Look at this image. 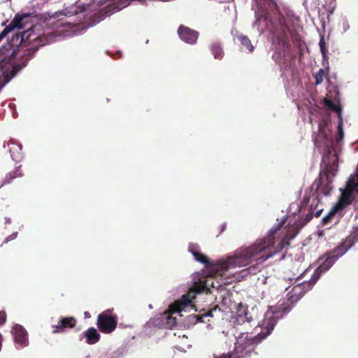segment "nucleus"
<instances>
[{
	"label": "nucleus",
	"instance_id": "nucleus-1",
	"mask_svg": "<svg viewBox=\"0 0 358 358\" xmlns=\"http://www.w3.org/2000/svg\"><path fill=\"white\" fill-rule=\"evenodd\" d=\"M283 224V222L278 224L264 238L256 240L252 245L240 247L226 260H220L215 268L217 275H222L224 271L230 268L245 266L253 262L255 264L248 268V272L253 275L261 271L259 265L289 245V241L298 232L294 227H292L294 230L292 234H286L283 237L279 236V231Z\"/></svg>",
	"mask_w": 358,
	"mask_h": 358
},
{
	"label": "nucleus",
	"instance_id": "nucleus-2",
	"mask_svg": "<svg viewBox=\"0 0 358 358\" xmlns=\"http://www.w3.org/2000/svg\"><path fill=\"white\" fill-rule=\"evenodd\" d=\"M208 285L206 282L201 281L200 283H195L191 291L195 294H199L204 292L208 289ZM194 298V295L191 296L190 293L184 294L182 297L173 303L171 304L167 311L164 312L161 315L160 320L162 321V325L165 329H172L177 325L176 318L173 317V313H180L185 310V308L191 306L192 299Z\"/></svg>",
	"mask_w": 358,
	"mask_h": 358
},
{
	"label": "nucleus",
	"instance_id": "nucleus-3",
	"mask_svg": "<svg viewBox=\"0 0 358 358\" xmlns=\"http://www.w3.org/2000/svg\"><path fill=\"white\" fill-rule=\"evenodd\" d=\"M268 334H258L254 336L248 332L241 333L236 337L235 348L232 353H224L215 358H250L253 355H257L255 351L256 346L260 343Z\"/></svg>",
	"mask_w": 358,
	"mask_h": 358
},
{
	"label": "nucleus",
	"instance_id": "nucleus-4",
	"mask_svg": "<svg viewBox=\"0 0 358 358\" xmlns=\"http://www.w3.org/2000/svg\"><path fill=\"white\" fill-rule=\"evenodd\" d=\"M255 18V24L259 25L261 21L264 20L268 29L273 33L275 30V24L280 27L283 36L286 35L287 31H289L286 18L280 11L279 6L274 0H269L267 9H261L256 11Z\"/></svg>",
	"mask_w": 358,
	"mask_h": 358
},
{
	"label": "nucleus",
	"instance_id": "nucleus-5",
	"mask_svg": "<svg viewBox=\"0 0 358 358\" xmlns=\"http://www.w3.org/2000/svg\"><path fill=\"white\" fill-rule=\"evenodd\" d=\"M24 67L26 66L25 60L31 58L38 50L41 43V34L35 33V30L40 31V26L36 24L29 26L28 20L30 18L29 14L24 13Z\"/></svg>",
	"mask_w": 358,
	"mask_h": 358
},
{
	"label": "nucleus",
	"instance_id": "nucleus-6",
	"mask_svg": "<svg viewBox=\"0 0 358 358\" xmlns=\"http://www.w3.org/2000/svg\"><path fill=\"white\" fill-rule=\"evenodd\" d=\"M318 132L313 136V142L318 148L329 150L333 143V140L330 135L327 127L331 122V113H320Z\"/></svg>",
	"mask_w": 358,
	"mask_h": 358
},
{
	"label": "nucleus",
	"instance_id": "nucleus-7",
	"mask_svg": "<svg viewBox=\"0 0 358 358\" xmlns=\"http://www.w3.org/2000/svg\"><path fill=\"white\" fill-rule=\"evenodd\" d=\"M117 320V316L113 313V309H107L98 315L96 326L101 332L110 334L116 329Z\"/></svg>",
	"mask_w": 358,
	"mask_h": 358
},
{
	"label": "nucleus",
	"instance_id": "nucleus-8",
	"mask_svg": "<svg viewBox=\"0 0 358 358\" xmlns=\"http://www.w3.org/2000/svg\"><path fill=\"white\" fill-rule=\"evenodd\" d=\"M351 248L352 246H350L349 243H347L346 239H345L341 245L336 247L331 252L324 255L325 260L321 266L324 270L329 269L339 257L343 256Z\"/></svg>",
	"mask_w": 358,
	"mask_h": 358
},
{
	"label": "nucleus",
	"instance_id": "nucleus-9",
	"mask_svg": "<svg viewBox=\"0 0 358 358\" xmlns=\"http://www.w3.org/2000/svg\"><path fill=\"white\" fill-rule=\"evenodd\" d=\"M324 106L333 112H341L342 106L341 105L339 92L336 88L333 91H329L327 97L324 99Z\"/></svg>",
	"mask_w": 358,
	"mask_h": 358
},
{
	"label": "nucleus",
	"instance_id": "nucleus-10",
	"mask_svg": "<svg viewBox=\"0 0 358 358\" xmlns=\"http://www.w3.org/2000/svg\"><path fill=\"white\" fill-rule=\"evenodd\" d=\"M178 34L182 41L190 45L196 44L199 36V33L197 31L183 24L179 26Z\"/></svg>",
	"mask_w": 358,
	"mask_h": 358
},
{
	"label": "nucleus",
	"instance_id": "nucleus-11",
	"mask_svg": "<svg viewBox=\"0 0 358 358\" xmlns=\"http://www.w3.org/2000/svg\"><path fill=\"white\" fill-rule=\"evenodd\" d=\"M77 320L74 317H61L56 325L52 326L53 334L64 332L68 329L73 328Z\"/></svg>",
	"mask_w": 358,
	"mask_h": 358
},
{
	"label": "nucleus",
	"instance_id": "nucleus-12",
	"mask_svg": "<svg viewBox=\"0 0 358 358\" xmlns=\"http://www.w3.org/2000/svg\"><path fill=\"white\" fill-rule=\"evenodd\" d=\"M22 15L17 14L10 22V23L0 34V41L6 36V35L15 28H22Z\"/></svg>",
	"mask_w": 358,
	"mask_h": 358
},
{
	"label": "nucleus",
	"instance_id": "nucleus-13",
	"mask_svg": "<svg viewBox=\"0 0 358 358\" xmlns=\"http://www.w3.org/2000/svg\"><path fill=\"white\" fill-rule=\"evenodd\" d=\"M352 194H353L350 192V190L345 188V189L343 191L338 202L335 206L342 210L352 202Z\"/></svg>",
	"mask_w": 358,
	"mask_h": 358
},
{
	"label": "nucleus",
	"instance_id": "nucleus-14",
	"mask_svg": "<svg viewBox=\"0 0 358 358\" xmlns=\"http://www.w3.org/2000/svg\"><path fill=\"white\" fill-rule=\"evenodd\" d=\"M209 49L215 59L220 60L224 57V52L220 41H213L209 45Z\"/></svg>",
	"mask_w": 358,
	"mask_h": 358
},
{
	"label": "nucleus",
	"instance_id": "nucleus-15",
	"mask_svg": "<svg viewBox=\"0 0 358 358\" xmlns=\"http://www.w3.org/2000/svg\"><path fill=\"white\" fill-rule=\"evenodd\" d=\"M84 336L86 338V343L90 345H93L99 342L100 340V334L97 330L94 327H90L84 332Z\"/></svg>",
	"mask_w": 358,
	"mask_h": 358
},
{
	"label": "nucleus",
	"instance_id": "nucleus-16",
	"mask_svg": "<svg viewBox=\"0 0 358 358\" xmlns=\"http://www.w3.org/2000/svg\"><path fill=\"white\" fill-rule=\"evenodd\" d=\"M313 283L314 282H310L306 281L302 283H299L292 288V292H293L294 295H297L298 296L301 297L304 293H306L311 288Z\"/></svg>",
	"mask_w": 358,
	"mask_h": 358
},
{
	"label": "nucleus",
	"instance_id": "nucleus-17",
	"mask_svg": "<svg viewBox=\"0 0 358 358\" xmlns=\"http://www.w3.org/2000/svg\"><path fill=\"white\" fill-rule=\"evenodd\" d=\"M236 39L240 43L241 50L242 51L248 50V52H252L254 50V47L252 45L250 38L247 36L243 34L237 35Z\"/></svg>",
	"mask_w": 358,
	"mask_h": 358
},
{
	"label": "nucleus",
	"instance_id": "nucleus-18",
	"mask_svg": "<svg viewBox=\"0 0 358 358\" xmlns=\"http://www.w3.org/2000/svg\"><path fill=\"white\" fill-rule=\"evenodd\" d=\"M10 152L12 159L15 162H20L22 159V147L20 145H17L13 141L10 145Z\"/></svg>",
	"mask_w": 358,
	"mask_h": 358
},
{
	"label": "nucleus",
	"instance_id": "nucleus-19",
	"mask_svg": "<svg viewBox=\"0 0 358 358\" xmlns=\"http://www.w3.org/2000/svg\"><path fill=\"white\" fill-rule=\"evenodd\" d=\"M221 312V308L217 305L215 306L213 308H210V310H208L207 311H205L201 315H196V322H204V318L206 317H213L215 316V314L218 315Z\"/></svg>",
	"mask_w": 358,
	"mask_h": 358
},
{
	"label": "nucleus",
	"instance_id": "nucleus-20",
	"mask_svg": "<svg viewBox=\"0 0 358 358\" xmlns=\"http://www.w3.org/2000/svg\"><path fill=\"white\" fill-rule=\"evenodd\" d=\"M195 248L196 246L194 245H189V251L193 255V256L194 257L195 259L197 262L204 264L206 266H208L210 264L208 258L203 254L196 251Z\"/></svg>",
	"mask_w": 358,
	"mask_h": 358
},
{
	"label": "nucleus",
	"instance_id": "nucleus-21",
	"mask_svg": "<svg viewBox=\"0 0 358 358\" xmlns=\"http://www.w3.org/2000/svg\"><path fill=\"white\" fill-rule=\"evenodd\" d=\"M87 6L84 4H74L66 9V15H76L86 11Z\"/></svg>",
	"mask_w": 358,
	"mask_h": 358
},
{
	"label": "nucleus",
	"instance_id": "nucleus-22",
	"mask_svg": "<svg viewBox=\"0 0 358 358\" xmlns=\"http://www.w3.org/2000/svg\"><path fill=\"white\" fill-rule=\"evenodd\" d=\"M15 343L22 346V327L20 324H15L11 330Z\"/></svg>",
	"mask_w": 358,
	"mask_h": 358
},
{
	"label": "nucleus",
	"instance_id": "nucleus-23",
	"mask_svg": "<svg viewBox=\"0 0 358 358\" xmlns=\"http://www.w3.org/2000/svg\"><path fill=\"white\" fill-rule=\"evenodd\" d=\"M346 188L352 194L354 192L358 193V171L355 176H350L347 182Z\"/></svg>",
	"mask_w": 358,
	"mask_h": 358
},
{
	"label": "nucleus",
	"instance_id": "nucleus-24",
	"mask_svg": "<svg viewBox=\"0 0 358 358\" xmlns=\"http://www.w3.org/2000/svg\"><path fill=\"white\" fill-rule=\"evenodd\" d=\"M345 239L347 243H349V245L352 247L356 243H358V226H354L352 227L351 233Z\"/></svg>",
	"mask_w": 358,
	"mask_h": 358
},
{
	"label": "nucleus",
	"instance_id": "nucleus-25",
	"mask_svg": "<svg viewBox=\"0 0 358 358\" xmlns=\"http://www.w3.org/2000/svg\"><path fill=\"white\" fill-rule=\"evenodd\" d=\"M337 114V118L338 120V124L337 126V134L336 136V142H340L343 141L344 137V133L343 129V118H342V113H336Z\"/></svg>",
	"mask_w": 358,
	"mask_h": 358
},
{
	"label": "nucleus",
	"instance_id": "nucleus-26",
	"mask_svg": "<svg viewBox=\"0 0 358 358\" xmlns=\"http://www.w3.org/2000/svg\"><path fill=\"white\" fill-rule=\"evenodd\" d=\"M341 210L339 209L338 207H336V206H333L331 210H329V212L328 213L327 215H326L323 218H322V222L324 225H327L328 224H329L333 218L334 217L335 215L338 212L340 211Z\"/></svg>",
	"mask_w": 358,
	"mask_h": 358
},
{
	"label": "nucleus",
	"instance_id": "nucleus-27",
	"mask_svg": "<svg viewBox=\"0 0 358 358\" xmlns=\"http://www.w3.org/2000/svg\"><path fill=\"white\" fill-rule=\"evenodd\" d=\"M313 76L315 79V85H320L324 78H327V73H325L323 69H320L317 73L313 74Z\"/></svg>",
	"mask_w": 358,
	"mask_h": 358
},
{
	"label": "nucleus",
	"instance_id": "nucleus-28",
	"mask_svg": "<svg viewBox=\"0 0 358 358\" xmlns=\"http://www.w3.org/2000/svg\"><path fill=\"white\" fill-rule=\"evenodd\" d=\"M334 166H335L334 164H331V165H327L326 169L324 170V173L325 175L326 180H327V183L331 182L330 176L335 175L334 172L336 171V170H335Z\"/></svg>",
	"mask_w": 358,
	"mask_h": 358
},
{
	"label": "nucleus",
	"instance_id": "nucleus-29",
	"mask_svg": "<svg viewBox=\"0 0 358 358\" xmlns=\"http://www.w3.org/2000/svg\"><path fill=\"white\" fill-rule=\"evenodd\" d=\"M319 45H320V51L322 54L323 57L327 58V50L326 43H325L324 37H322L320 38V42H319Z\"/></svg>",
	"mask_w": 358,
	"mask_h": 358
},
{
	"label": "nucleus",
	"instance_id": "nucleus-30",
	"mask_svg": "<svg viewBox=\"0 0 358 358\" xmlns=\"http://www.w3.org/2000/svg\"><path fill=\"white\" fill-rule=\"evenodd\" d=\"M6 320V314L4 311H0V326L3 324Z\"/></svg>",
	"mask_w": 358,
	"mask_h": 358
},
{
	"label": "nucleus",
	"instance_id": "nucleus-31",
	"mask_svg": "<svg viewBox=\"0 0 358 358\" xmlns=\"http://www.w3.org/2000/svg\"><path fill=\"white\" fill-rule=\"evenodd\" d=\"M323 209L322 208H320L318 210H317L315 212H314L313 210H312V213L316 217H318L321 215L322 214V212Z\"/></svg>",
	"mask_w": 358,
	"mask_h": 358
},
{
	"label": "nucleus",
	"instance_id": "nucleus-32",
	"mask_svg": "<svg viewBox=\"0 0 358 358\" xmlns=\"http://www.w3.org/2000/svg\"><path fill=\"white\" fill-rule=\"evenodd\" d=\"M17 232H15V233L12 234L10 236H9L6 238V242H8L9 241L15 239L17 237Z\"/></svg>",
	"mask_w": 358,
	"mask_h": 358
},
{
	"label": "nucleus",
	"instance_id": "nucleus-33",
	"mask_svg": "<svg viewBox=\"0 0 358 358\" xmlns=\"http://www.w3.org/2000/svg\"><path fill=\"white\" fill-rule=\"evenodd\" d=\"M17 39H20V44L22 43V33H18L16 35Z\"/></svg>",
	"mask_w": 358,
	"mask_h": 358
},
{
	"label": "nucleus",
	"instance_id": "nucleus-34",
	"mask_svg": "<svg viewBox=\"0 0 358 358\" xmlns=\"http://www.w3.org/2000/svg\"><path fill=\"white\" fill-rule=\"evenodd\" d=\"M27 331L24 329V340H23L24 347L27 345Z\"/></svg>",
	"mask_w": 358,
	"mask_h": 358
},
{
	"label": "nucleus",
	"instance_id": "nucleus-35",
	"mask_svg": "<svg viewBox=\"0 0 358 358\" xmlns=\"http://www.w3.org/2000/svg\"><path fill=\"white\" fill-rule=\"evenodd\" d=\"M319 180H320V184L317 185V188H319V185H320L322 184V178H319Z\"/></svg>",
	"mask_w": 358,
	"mask_h": 358
},
{
	"label": "nucleus",
	"instance_id": "nucleus-36",
	"mask_svg": "<svg viewBox=\"0 0 358 358\" xmlns=\"http://www.w3.org/2000/svg\"><path fill=\"white\" fill-rule=\"evenodd\" d=\"M309 119H310V122L311 123V122H312V121H313V117H309Z\"/></svg>",
	"mask_w": 358,
	"mask_h": 358
},
{
	"label": "nucleus",
	"instance_id": "nucleus-37",
	"mask_svg": "<svg viewBox=\"0 0 358 358\" xmlns=\"http://www.w3.org/2000/svg\"><path fill=\"white\" fill-rule=\"evenodd\" d=\"M287 310V308H285L282 311L284 312V311H286Z\"/></svg>",
	"mask_w": 358,
	"mask_h": 358
},
{
	"label": "nucleus",
	"instance_id": "nucleus-38",
	"mask_svg": "<svg viewBox=\"0 0 358 358\" xmlns=\"http://www.w3.org/2000/svg\"><path fill=\"white\" fill-rule=\"evenodd\" d=\"M13 117H14V118H15V117H16V116H15V113H13Z\"/></svg>",
	"mask_w": 358,
	"mask_h": 358
}]
</instances>
